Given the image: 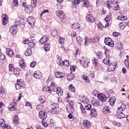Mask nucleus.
Listing matches in <instances>:
<instances>
[{
  "label": "nucleus",
  "instance_id": "obj_23",
  "mask_svg": "<svg viewBox=\"0 0 129 129\" xmlns=\"http://www.w3.org/2000/svg\"><path fill=\"white\" fill-rule=\"evenodd\" d=\"M113 8V11H119L120 10V7H119V5L117 3H115L112 6Z\"/></svg>",
  "mask_w": 129,
  "mask_h": 129
},
{
  "label": "nucleus",
  "instance_id": "obj_34",
  "mask_svg": "<svg viewBox=\"0 0 129 129\" xmlns=\"http://www.w3.org/2000/svg\"><path fill=\"white\" fill-rule=\"evenodd\" d=\"M125 107H126V105L124 104H122L119 107H118V110H120V111H123V110L125 109Z\"/></svg>",
  "mask_w": 129,
  "mask_h": 129
},
{
  "label": "nucleus",
  "instance_id": "obj_1",
  "mask_svg": "<svg viewBox=\"0 0 129 129\" xmlns=\"http://www.w3.org/2000/svg\"><path fill=\"white\" fill-rule=\"evenodd\" d=\"M26 65L24 59H21L19 61V68H17V69H14L12 72L18 77L20 74V68L24 69Z\"/></svg>",
  "mask_w": 129,
  "mask_h": 129
},
{
  "label": "nucleus",
  "instance_id": "obj_55",
  "mask_svg": "<svg viewBox=\"0 0 129 129\" xmlns=\"http://www.w3.org/2000/svg\"><path fill=\"white\" fill-rule=\"evenodd\" d=\"M110 42H112V40L110 38L105 39V44H108Z\"/></svg>",
  "mask_w": 129,
  "mask_h": 129
},
{
  "label": "nucleus",
  "instance_id": "obj_10",
  "mask_svg": "<svg viewBox=\"0 0 129 129\" xmlns=\"http://www.w3.org/2000/svg\"><path fill=\"white\" fill-rule=\"evenodd\" d=\"M27 23L29 25H30L32 28H33V27L34 26V25H35V23H36V20L32 17H29L27 19Z\"/></svg>",
  "mask_w": 129,
  "mask_h": 129
},
{
  "label": "nucleus",
  "instance_id": "obj_17",
  "mask_svg": "<svg viewBox=\"0 0 129 129\" xmlns=\"http://www.w3.org/2000/svg\"><path fill=\"white\" fill-rule=\"evenodd\" d=\"M2 24L4 25V26H6L7 24H8V22H9V19H8V17L7 16V15H2Z\"/></svg>",
  "mask_w": 129,
  "mask_h": 129
},
{
  "label": "nucleus",
  "instance_id": "obj_36",
  "mask_svg": "<svg viewBox=\"0 0 129 129\" xmlns=\"http://www.w3.org/2000/svg\"><path fill=\"white\" fill-rule=\"evenodd\" d=\"M56 94H57L59 96H61V95L63 94V90L61 89V88L57 87V91H56Z\"/></svg>",
  "mask_w": 129,
  "mask_h": 129
},
{
  "label": "nucleus",
  "instance_id": "obj_5",
  "mask_svg": "<svg viewBox=\"0 0 129 129\" xmlns=\"http://www.w3.org/2000/svg\"><path fill=\"white\" fill-rule=\"evenodd\" d=\"M59 105L57 103H53L51 105V109L50 110V113L52 114H57L59 112Z\"/></svg>",
  "mask_w": 129,
  "mask_h": 129
},
{
  "label": "nucleus",
  "instance_id": "obj_9",
  "mask_svg": "<svg viewBox=\"0 0 129 129\" xmlns=\"http://www.w3.org/2000/svg\"><path fill=\"white\" fill-rule=\"evenodd\" d=\"M49 36L48 35H44L43 36L42 38H41L39 43L40 45H44L45 43L47 42V41L49 40Z\"/></svg>",
  "mask_w": 129,
  "mask_h": 129
},
{
  "label": "nucleus",
  "instance_id": "obj_28",
  "mask_svg": "<svg viewBox=\"0 0 129 129\" xmlns=\"http://www.w3.org/2000/svg\"><path fill=\"white\" fill-rule=\"evenodd\" d=\"M72 27L74 30H78V29L80 28V24H79L78 23H75L73 24Z\"/></svg>",
  "mask_w": 129,
  "mask_h": 129
},
{
  "label": "nucleus",
  "instance_id": "obj_58",
  "mask_svg": "<svg viewBox=\"0 0 129 129\" xmlns=\"http://www.w3.org/2000/svg\"><path fill=\"white\" fill-rule=\"evenodd\" d=\"M106 44L109 46V47H110L111 48H112V47H114V43L113 42V41H111L109 42L108 44Z\"/></svg>",
  "mask_w": 129,
  "mask_h": 129
},
{
  "label": "nucleus",
  "instance_id": "obj_44",
  "mask_svg": "<svg viewBox=\"0 0 129 129\" xmlns=\"http://www.w3.org/2000/svg\"><path fill=\"white\" fill-rule=\"evenodd\" d=\"M39 100L41 103H45V102H46V98L44 96H41L39 98Z\"/></svg>",
  "mask_w": 129,
  "mask_h": 129
},
{
  "label": "nucleus",
  "instance_id": "obj_42",
  "mask_svg": "<svg viewBox=\"0 0 129 129\" xmlns=\"http://www.w3.org/2000/svg\"><path fill=\"white\" fill-rule=\"evenodd\" d=\"M25 11L26 13H32V7L27 6L25 7Z\"/></svg>",
  "mask_w": 129,
  "mask_h": 129
},
{
  "label": "nucleus",
  "instance_id": "obj_32",
  "mask_svg": "<svg viewBox=\"0 0 129 129\" xmlns=\"http://www.w3.org/2000/svg\"><path fill=\"white\" fill-rule=\"evenodd\" d=\"M32 55V49L27 48L25 50V55L27 56H31Z\"/></svg>",
  "mask_w": 129,
  "mask_h": 129
},
{
  "label": "nucleus",
  "instance_id": "obj_47",
  "mask_svg": "<svg viewBox=\"0 0 129 129\" xmlns=\"http://www.w3.org/2000/svg\"><path fill=\"white\" fill-rule=\"evenodd\" d=\"M51 33L52 36H53V37H55V36H57L58 32H57L56 30L53 29L51 30Z\"/></svg>",
  "mask_w": 129,
  "mask_h": 129
},
{
  "label": "nucleus",
  "instance_id": "obj_59",
  "mask_svg": "<svg viewBox=\"0 0 129 129\" xmlns=\"http://www.w3.org/2000/svg\"><path fill=\"white\" fill-rule=\"evenodd\" d=\"M36 109L38 111H40V110H42L43 109V106L42 105H38L36 106Z\"/></svg>",
  "mask_w": 129,
  "mask_h": 129
},
{
  "label": "nucleus",
  "instance_id": "obj_57",
  "mask_svg": "<svg viewBox=\"0 0 129 129\" xmlns=\"http://www.w3.org/2000/svg\"><path fill=\"white\" fill-rule=\"evenodd\" d=\"M103 63H104V64H106V65H108V64H109V58H106L104 59Z\"/></svg>",
  "mask_w": 129,
  "mask_h": 129
},
{
  "label": "nucleus",
  "instance_id": "obj_2",
  "mask_svg": "<svg viewBox=\"0 0 129 129\" xmlns=\"http://www.w3.org/2000/svg\"><path fill=\"white\" fill-rule=\"evenodd\" d=\"M80 108L82 111L83 114H86V110H91L92 109V105L91 104H88V103L84 104V105L81 104Z\"/></svg>",
  "mask_w": 129,
  "mask_h": 129
},
{
  "label": "nucleus",
  "instance_id": "obj_25",
  "mask_svg": "<svg viewBox=\"0 0 129 129\" xmlns=\"http://www.w3.org/2000/svg\"><path fill=\"white\" fill-rule=\"evenodd\" d=\"M76 40H77V44L78 45H82L83 44V38H82L80 36H77L76 37Z\"/></svg>",
  "mask_w": 129,
  "mask_h": 129
},
{
  "label": "nucleus",
  "instance_id": "obj_37",
  "mask_svg": "<svg viewBox=\"0 0 129 129\" xmlns=\"http://www.w3.org/2000/svg\"><path fill=\"white\" fill-rule=\"evenodd\" d=\"M96 56L98 59H102L103 58V55L102 54V52L100 51H98L96 53Z\"/></svg>",
  "mask_w": 129,
  "mask_h": 129
},
{
  "label": "nucleus",
  "instance_id": "obj_61",
  "mask_svg": "<svg viewBox=\"0 0 129 129\" xmlns=\"http://www.w3.org/2000/svg\"><path fill=\"white\" fill-rule=\"evenodd\" d=\"M14 69H15V68H14V65L13 64H9V71L13 72V71Z\"/></svg>",
  "mask_w": 129,
  "mask_h": 129
},
{
  "label": "nucleus",
  "instance_id": "obj_39",
  "mask_svg": "<svg viewBox=\"0 0 129 129\" xmlns=\"http://www.w3.org/2000/svg\"><path fill=\"white\" fill-rule=\"evenodd\" d=\"M37 0H31V8H36Z\"/></svg>",
  "mask_w": 129,
  "mask_h": 129
},
{
  "label": "nucleus",
  "instance_id": "obj_50",
  "mask_svg": "<svg viewBox=\"0 0 129 129\" xmlns=\"http://www.w3.org/2000/svg\"><path fill=\"white\" fill-rule=\"evenodd\" d=\"M124 64H125V66L127 68V69H129V60H128V59H126L124 60Z\"/></svg>",
  "mask_w": 129,
  "mask_h": 129
},
{
  "label": "nucleus",
  "instance_id": "obj_30",
  "mask_svg": "<svg viewBox=\"0 0 129 129\" xmlns=\"http://www.w3.org/2000/svg\"><path fill=\"white\" fill-rule=\"evenodd\" d=\"M74 77V74H73V73L69 74L67 76V79L69 81H71V80H73Z\"/></svg>",
  "mask_w": 129,
  "mask_h": 129
},
{
  "label": "nucleus",
  "instance_id": "obj_46",
  "mask_svg": "<svg viewBox=\"0 0 129 129\" xmlns=\"http://www.w3.org/2000/svg\"><path fill=\"white\" fill-rule=\"evenodd\" d=\"M108 69L110 70V71H114V69H115V66L114 64H109Z\"/></svg>",
  "mask_w": 129,
  "mask_h": 129
},
{
  "label": "nucleus",
  "instance_id": "obj_33",
  "mask_svg": "<svg viewBox=\"0 0 129 129\" xmlns=\"http://www.w3.org/2000/svg\"><path fill=\"white\" fill-rule=\"evenodd\" d=\"M82 78L84 81V82H86V83H89V82H90V81L89 80V78L87 76H86V75H84L83 76Z\"/></svg>",
  "mask_w": 129,
  "mask_h": 129
},
{
  "label": "nucleus",
  "instance_id": "obj_3",
  "mask_svg": "<svg viewBox=\"0 0 129 129\" xmlns=\"http://www.w3.org/2000/svg\"><path fill=\"white\" fill-rule=\"evenodd\" d=\"M80 62L83 67L86 68L88 67L89 64L90 63V59L86 57H83Z\"/></svg>",
  "mask_w": 129,
  "mask_h": 129
},
{
  "label": "nucleus",
  "instance_id": "obj_41",
  "mask_svg": "<svg viewBox=\"0 0 129 129\" xmlns=\"http://www.w3.org/2000/svg\"><path fill=\"white\" fill-rule=\"evenodd\" d=\"M7 125L6 124V122H5V121L3 119H0V127H3V128L5 127V126Z\"/></svg>",
  "mask_w": 129,
  "mask_h": 129
},
{
  "label": "nucleus",
  "instance_id": "obj_48",
  "mask_svg": "<svg viewBox=\"0 0 129 129\" xmlns=\"http://www.w3.org/2000/svg\"><path fill=\"white\" fill-rule=\"evenodd\" d=\"M112 17L111 16V15H107L106 16V17L105 18V21H106V22H109L110 21V20H111Z\"/></svg>",
  "mask_w": 129,
  "mask_h": 129
},
{
  "label": "nucleus",
  "instance_id": "obj_64",
  "mask_svg": "<svg viewBox=\"0 0 129 129\" xmlns=\"http://www.w3.org/2000/svg\"><path fill=\"white\" fill-rule=\"evenodd\" d=\"M112 35L114 37H118V36H120V33L117 32H114L112 33Z\"/></svg>",
  "mask_w": 129,
  "mask_h": 129
},
{
  "label": "nucleus",
  "instance_id": "obj_53",
  "mask_svg": "<svg viewBox=\"0 0 129 129\" xmlns=\"http://www.w3.org/2000/svg\"><path fill=\"white\" fill-rule=\"evenodd\" d=\"M64 41H65V39H64V38L61 36L59 37V38L58 39V42L59 44H63Z\"/></svg>",
  "mask_w": 129,
  "mask_h": 129
},
{
  "label": "nucleus",
  "instance_id": "obj_51",
  "mask_svg": "<svg viewBox=\"0 0 129 129\" xmlns=\"http://www.w3.org/2000/svg\"><path fill=\"white\" fill-rule=\"evenodd\" d=\"M111 53V52H110V50L108 49H106L105 50V54L107 57H109V56H110Z\"/></svg>",
  "mask_w": 129,
  "mask_h": 129
},
{
  "label": "nucleus",
  "instance_id": "obj_56",
  "mask_svg": "<svg viewBox=\"0 0 129 129\" xmlns=\"http://www.w3.org/2000/svg\"><path fill=\"white\" fill-rule=\"evenodd\" d=\"M51 87L52 91L54 92H57V91L58 90V88H56V87L54 85H52Z\"/></svg>",
  "mask_w": 129,
  "mask_h": 129
},
{
  "label": "nucleus",
  "instance_id": "obj_11",
  "mask_svg": "<svg viewBox=\"0 0 129 129\" xmlns=\"http://www.w3.org/2000/svg\"><path fill=\"white\" fill-rule=\"evenodd\" d=\"M86 19L88 23H94L95 22V18L91 14L87 15Z\"/></svg>",
  "mask_w": 129,
  "mask_h": 129
},
{
  "label": "nucleus",
  "instance_id": "obj_19",
  "mask_svg": "<svg viewBox=\"0 0 129 129\" xmlns=\"http://www.w3.org/2000/svg\"><path fill=\"white\" fill-rule=\"evenodd\" d=\"M35 44H37V41L35 39H33L31 40L28 43V46L30 48H33Z\"/></svg>",
  "mask_w": 129,
  "mask_h": 129
},
{
  "label": "nucleus",
  "instance_id": "obj_4",
  "mask_svg": "<svg viewBox=\"0 0 129 129\" xmlns=\"http://www.w3.org/2000/svg\"><path fill=\"white\" fill-rule=\"evenodd\" d=\"M74 102L70 101L69 103L67 105L66 108L69 113H73L74 112Z\"/></svg>",
  "mask_w": 129,
  "mask_h": 129
},
{
  "label": "nucleus",
  "instance_id": "obj_16",
  "mask_svg": "<svg viewBox=\"0 0 129 129\" xmlns=\"http://www.w3.org/2000/svg\"><path fill=\"white\" fill-rule=\"evenodd\" d=\"M33 76L36 79H40L42 78V73L40 71H35L34 73Z\"/></svg>",
  "mask_w": 129,
  "mask_h": 129
},
{
  "label": "nucleus",
  "instance_id": "obj_12",
  "mask_svg": "<svg viewBox=\"0 0 129 129\" xmlns=\"http://www.w3.org/2000/svg\"><path fill=\"white\" fill-rule=\"evenodd\" d=\"M10 32L11 34L12 35H16L17 32H18V29L17 28V26L16 25H13L10 29Z\"/></svg>",
  "mask_w": 129,
  "mask_h": 129
},
{
  "label": "nucleus",
  "instance_id": "obj_54",
  "mask_svg": "<svg viewBox=\"0 0 129 129\" xmlns=\"http://www.w3.org/2000/svg\"><path fill=\"white\" fill-rule=\"evenodd\" d=\"M62 64L66 67H69V60H64L63 61H62Z\"/></svg>",
  "mask_w": 129,
  "mask_h": 129
},
{
  "label": "nucleus",
  "instance_id": "obj_49",
  "mask_svg": "<svg viewBox=\"0 0 129 129\" xmlns=\"http://www.w3.org/2000/svg\"><path fill=\"white\" fill-rule=\"evenodd\" d=\"M124 117H125V115L122 113V112H120L117 115L118 118H123Z\"/></svg>",
  "mask_w": 129,
  "mask_h": 129
},
{
  "label": "nucleus",
  "instance_id": "obj_26",
  "mask_svg": "<svg viewBox=\"0 0 129 129\" xmlns=\"http://www.w3.org/2000/svg\"><path fill=\"white\" fill-rule=\"evenodd\" d=\"M91 110V117H93V116H96L97 115V111H96V109L93 108L90 110Z\"/></svg>",
  "mask_w": 129,
  "mask_h": 129
},
{
  "label": "nucleus",
  "instance_id": "obj_45",
  "mask_svg": "<svg viewBox=\"0 0 129 129\" xmlns=\"http://www.w3.org/2000/svg\"><path fill=\"white\" fill-rule=\"evenodd\" d=\"M44 50L46 52H48V51H50V43L46 44L44 45Z\"/></svg>",
  "mask_w": 129,
  "mask_h": 129
},
{
  "label": "nucleus",
  "instance_id": "obj_18",
  "mask_svg": "<svg viewBox=\"0 0 129 129\" xmlns=\"http://www.w3.org/2000/svg\"><path fill=\"white\" fill-rule=\"evenodd\" d=\"M83 126L86 127V128H89L90 127L91 124L90 123V121L87 120H85L83 122Z\"/></svg>",
  "mask_w": 129,
  "mask_h": 129
},
{
  "label": "nucleus",
  "instance_id": "obj_27",
  "mask_svg": "<svg viewBox=\"0 0 129 129\" xmlns=\"http://www.w3.org/2000/svg\"><path fill=\"white\" fill-rule=\"evenodd\" d=\"M42 90L47 93H52L50 87L46 86L43 88Z\"/></svg>",
  "mask_w": 129,
  "mask_h": 129
},
{
  "label": "nucleus",
  "instance_id": "obj_21",
  "mask_svg": "<svg viewBox=\"0 0 129 129\" xmlns=\"http://www.w3.org/2000/svg\"><path fill=\"white\" fill-rule=\"evenodd\" d=\"M79 99L80 101H81L85 104H86V103H88V102H89V100H88V99L86 96L80 97L79 98Z\"/></svg>",
  "mask_w": 129,
  "mask_h": 129
},
{
  "label": "nucleus",
  "instance_id": "obj_24",
  "mask_svg": "<svg viewBox=\"0 0 129 129\" xmlns=\"http://www.w3.org/2000/svg\"><path fill=\"white\" fill-rule=\"evenodd\" d=\"M115 97H112L109 99V103L111 106H113L114 105V103H115Z\"/></svg>",
  "mask_w": 129,
  "mask_h": 129
},
{
  "label": "nucleus",
  "instance_id": "obj_20",
  "mask_svg": "<svg viewBox=\"0 0 129 129\" xmlns=\"http://www.w3.org/2000/svg\"><path fill=\"white\" fill-rule=\"evenodd\" d=\"M55 76L56 78H63L65 76V74L60 72H57L55 73Z\"/></svg>",
  "mask_w": 129,
  "mask_h": 129
},
{
  "label": "nucleus",
  "instance_id": "obj_8",
  "mask_svg": "<svg viewBox=\"0 0 129 129\" xmlns=\"http://www.w3.org/2000/svg\"><path fill=\"white\" fill-rule=\"evenodd\" d=\"M98 98L100 101H101L102 102H105L106 100H107V97L105 96V95L101 93L98 94Z\"/></svg>",
  "mask_w": 129,
  "mask_h": 129
},
{
  "label": "nucleus",
  "instance_id": "obj_15",
  "mask_svg": "<svg viewBox=\"0 0 129 129\" xmlns=\"http://www.w3.org/2000/svg\"><path fill=\"white\" fill-rule=\"evenodd\" d=\"M15 104H16V102L14 101L11 103L9 105L8 108L10 111H14V110H16V105Z\"/></svg>",
  "mask_w": 129,
  "mask_h": 129
},
{
  "label": "nucleus",
  "instance_id": "obj_38",
  "mask_svg": "<svg viewBox=\"0 0 129 129\" xmlns=\"http://www.w3.org/2000/svg\"><path fill=\"white\" fill-rule=\"evenodd\" d=\"M68 88L69 90L71 91V92H75V87H74V86H73L72 84L70 85Z\"/></svg>",
  "mask_w": 129,
  "mask_h": 129
},
{
  "label": "nucleus",
  "instance_id": "obj_43",
  "mask_svg": "<svg viewBox=\"0 0 129 129\" xmlns=\"http://www.w3.org/2000/svg\"><path fill=\"white\" fill-rule=\"evenodd\" d=\"M81 0H75L72 2V6L73 7H76L77 5L80 4Z\"/></svg>",
  "mask_w": 129,
  "mask_h": 129
},
{
  "label": "nucleus",
  "instance_id": "obj_52",
  "mask_svg": "<svg viewBox=\"0 0 129 129\" xmlns=\"http://www.w3.org/2000/svg\"><path fill=\"white\" fill-rule=\"evenodd\" d=\"M92 104L94 106H99L100 105V102L98 101H95L93 102Z\"/></svg>",
  "mask_w": 129,
  "mask_h": 129
},
{
  "label": "nucleus",
  "instance_id": "obj_22",
  "mask_svg": "<svg viewBox=\"0 0 129 129\" xmlns=\"http://www.w3.org/2000/svg\"><path fill=\"white\" fill-rule=\"evenodd\" d=\"M6 53L9 57H14V55H15L14 51L10 48L6 50Z\"/></svg>",
  "mask_w": 129,
  "mask_h": 129
},
{
  "label": "nucleus",
  "instance_id": "obj_31",
  "mask_svg": "<svg viewBox=\"0 0 129 129\" xmlns=\"http://www.w3.org/2000/svg\"><path fill=\"white\" fill-rule=\"evenodd\" d=\"M110 110H109V107L108 106H105L103 108V112L106 114L107 113H108Z\"/></svg>",
  "mask_w": 129,
  "mask_h": 129
},
{
  "label": "nucleus",
  "instance_id": "obj_40",
  "mask_svg": "<svg viewBox=\"0 0 129 129\" xmlns=\"http://www.w3.org/2000/svg\"><path fill=\"white\" fill-rule=\"evenodd\" d=\"M124 24H125L124 22L119 23L118 26L121 30H123V29L125 28V25Z\"/></svg>",
  "mask_w": 129,
  "mask_h": 129
},
{
  "label": "nucleus",
  "instance_id": "obj_6",
  "mask_svg": "<svg viewBox=\"0 0 129 129\" xmlns=\"http://www.w3.org/2000/svg\"><path fill=\"white\" fill-rule=\"evenodd\" d=\"M56 15L61 20H64L66 19V16L64 14V12L62 10H58L56 12Z\"/></svg>",
  "mask_w": 129,
  "mask_h": 129
},
{
  "label": "nucleus",
  "instance_id": "obj_63",
  "mask_svg": "<svg viewBox=\"0 0 129 129\" xmlns=\"http://www.w3.org/2000/svg\"><path fill=\"white\" fill-rule=\"evenodd\" d=\"M6 59V56L3 53H0V60H5Z\"/></svg>",
  "mask_w": 129,
  "mask_h": 129
},
{
  "label": "nucleus",
  "instance_id": "obj_14",
  "mask_svg": "<svg viewBox=\"0 0 129 129\" xmlns=\"http://www.w3.org/2000/svg\"><path fill=\"white\" fill-rule=\"evenodd\" d=\"M94 42H95V41L94 39H92L91 38L89 39L87 37H86L85 39L84 44L85 45V46H88L90 44V43H94Z\"/></svg>",
  "mask_w": 129,
  "mask_h": 129
},
{
  "label": "nucleus",
  "instance_id": "obj_35",
  "mask_svg": "<svg viewBox=\"0 0 129 129\" xmlns=\"http://www.w3.org/2000/svg\"><path fill=\"white\" fill-rule=\"evenodd\" d=\"M118 20L120 21H126L127 20V17L123 15H120L118 17Z\"/></svg>",
  "mask_w": 129,
  "mask_h": 129
},
{
  "label": "nucleus",
  "instance_id": "obj_13",
  "mask_svg": "<svg viewBox=\"0 0 129 129\" xmlns=\"http://www.w3.org/2000/svg\"><path fill=\"white\" fill-rule=\"evenodd\" d=\"M39 118L44 120V119L47 118V114H46V113L44 111L41 110L39 112Z\"/></svg>",
  "mask_w": 129,
  "mask_h": 129
},
{
  "label": "nucleus",
  "instance_id": "obj_7",
  "mask_svg": "<svg viewBox=\"0 0 129 129\" xmlns=\"http://www.w3.org/2000/svg\"><path fill=\"white\" fill-rule=\"evenodd\" d=\"M25 86H26V85H25V83H24V82L19 80H17V84L16 85V88L17 90L21 89L22 87H25Z\"/></svg>",
  "mask_w": 129,
  "mask_h": 129
},
{
  "label": "nucleus",
  "instance_id": "obj_62",
  "mask_svg": "<svg viewBox=\"0 0 129 129\" xmlns=\"http://www.w3.org/2000/svg\"><path fill=\"white\" fill-rule=\"evenodd\" d=\"M114 125H115L116 126H121V124L118 122H117L116 121H114L113 122Z\"/></svg>",
  "mask_w": 129,
  "mask_h": 129
},
{
  "label": "nucleus",
  "instance_id": "obj_29",
  "mask_svg": "<svg viewBox=\"0 0 129 129\" xmlns=\"http://www.w3.org/2000/svg\"><path fill=\"white\" fill-rule=\"evenodd\" d=\"M92 61L94 66L95 67H97V66H98V59L95 57H93Z\"/></svg>",
  "mask_w": 129,
  "mask_h": 129
},
{
  "label": "nucleus",
  "instance_id": "obj_60",
  "mask_svg": "<svg viewBox=\"0 0 129 129\" xmlns=\"http://www.w3.org/2000/svg\"><path fill=\"white\" fill-rule=\"evenodd\" d=\"M103 1L102 0H97L96 1V7H99L100 5H102L103 3Z\"/></svg>",
  "mask_w": 129,
  "mask_h": 129
}]
</instances>
